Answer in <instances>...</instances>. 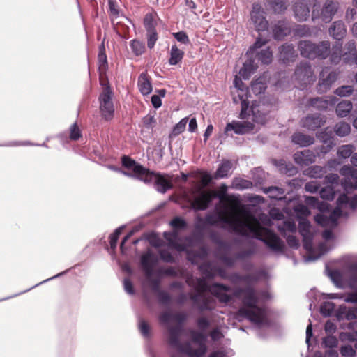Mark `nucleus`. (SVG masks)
Wrapping results in <instances>:
<instances>
[{"mask_svg": "<svg viewBox=\"0 0 357 357\" xmlns=\"http://www.w3.org/2000/svg\"><path fill=\"white\" fill-rule=\"evenodd\" d=\"M204 222L208 226L222 229L228 227L231 231L243 236H248L249 232L275 252H282L284 247L282 241L273 231L261 227L257 220L256 222L255 220L241 218L234 211L229 212L227 208L216 213H207Z\"/></svg>", "mask_w": 357, "mask_h": 357, "instance_id": "nucleus-1", "label": "nucleus"}, {"mask_svg": "<svg viewBox=\"0 0 357 357\" xmlns=\"http://www.w3.org/2000/svg\"><path fill=\"white\" fill-rule=\"evenodd\" d=\"M233 296L242 302V306L236 314L239 320L246 319L259 328L267 324L266 310L257 305L258 294L253 287L237 288L234 291Z\"/></svg>", "mask_w": 357, "mask_h": 357, "instance_id": "nucleus-2", "label": "nucleus"}, {"mask_svg": "<svg viewBox=\"0 0 357 357\" xmlns=\"http://www.w3.org/2000/svg\"><path fill=\"white\" fill-rule=\"evenodd\" d=\"M206 278L205 275L202 278H197L195 284L189 279L187 280L188 284L193 287L195 290V293L189 294V299L201 312L212 311L215 308L216 305V301L213 297L204 294L206 291L210 292L211 285L207 283Z\"/></svg>", "mask_w": 357, "mask_h": 357, "instance_id": "nucleus-3", "label": "nucleus"}, {"mask_svg": "<svg viewBox=\"0 0 357 357\" xmlns=\"http://www.w3.org/2000/svg\"><path fill=\"white\" fill-rule=\"evenodd\" d=\"M234 84L235 87L239 91L238 96H234L233 100L236 103H238V102L241 103V111L239 116L240 119H246L250 115V112H251L253 121L257 123L264 124L265 123L266 113L261 112L258 109L259 105H256L255 103H252L250 109H249V101L248 100L246 93L241 87L243 85L241 79L236 76Z\"/></svg>", "mask_w": 357, "mask_h": 357, "instance_id": "nucleus-4", "label": "nucleus"}, {"mask_svg": "<svg viewBox=\"0 0 357 357\" xmlns=\"http://www.w3.org/2000/svg\"><path fill=\"white\" fill-rule=\"evenodd\" d=\"M216 243L218 248L215 251V257L227 267H233L237 261L248 259L255 253L253 249H248L241 250L231 255V246L229 243L221 240L217 241Z\"/></svg>", "mask_w": 357, "mask_h": 357, "instance_id": "nucleus-5", "label": "nucleus"}, {"mask_svg": "<svg viewBox=\"0 0 357 357\" xmlns=\"http://www.w3.org/2000/svg\"><path fill=\"white\" fill-rule=\"evenodd\" d=\"M209 191L212 195V199L217 197L220 201H226L232 205L231 211H238L242 218H245L248 220H255V221L257 222V218L252 214L249 208L245 205L241 204L238 197L227 195V186L225 184L220 185L218 193L212 190Z\"/></svg>", "mask_w": 357, "mask_h": 357, "instance_id": "nucleus-6", "label": "nucleus"}, {"mask_svg": "<svg viewBox=\"0 0 357 357\" xmlns=\"http://www.w3.org/2000/svg\"><path fill=\"white\" fill-rule=\"evenodd\" d=\"M170 225L174 231L171 234L165 233V237L169 241V245L177 251H186L187 245L178 241V233L176 231L186 228V221L181 217H176L171 220Z\"/></svg>", "mask_w": 357, "mask_h": 357, "instance_id": "nucleus-7", "label": "nucleus"}, {"mask_svg": "<svg viewBox=\"0 0 357 357\" xmlns=\"http://www.w3.org/2000/svg\"><path fill=\"white\" fill-rule=\"evenodd\" d=\"M141 181L147 184L153 183L155 189L162 194H165L173 188L171 181L163 175L150 171L149 169Z\"/></svg>", "mask_w": 357, "mask_h": 357, "instance_id": "nucleus-8", "label": "nucleus"}, {"mask_svg": "<svg viewBox=\"0 0 357 357\" xmlns=\"http://www.w3.org/2000/svg\"><path fill=\"white\" fill-rule=\"evenodd\" d=\"M192 340L195 343L199 344V348L194 349L191 347L190 344H185V354L190 357H202L204 356L207 351L206 341L207 340L208 335L202 331L191 332Z\"/></svg>", "mask_w": 357, "mask_h": 357, "instance_id": "nucleus-9", "label": "nucleus"}, {"mask_svg": "<svg viewBox=\"0 0 357 357\" xmlns=\"http://www.w3.org/2000/svg\"><path fill=\"white\" fill-rule=\"evenodd\" d=\"M100 111L105 121L111 120L114 116V107L112 102V91L106 86L99 96Z\"/></svg>", "mask_w": 357, "mask_h": 357, "instance_id": "nucleus-10", "label": "nucleus"}, {"mask_svg": "<svg viewBox=\"0 0 357 357\" xmlns=\"http://www.w3.org/2000/svg\"><path fill=\"white\" fill-rule=\"evenodd\" d=\"M169 344L172 347L177 350L176 354H174L171 357H181L182 354H185V344H183L180 341V337L182 332V326H169Z\"/></svg>", "mask_w": 357, "mask_h": 357, "instance_id": "nucleus-11", "label": "nucleus"}, {"mask_svg": "<svg viewBox=\"0 0 357 357\" xmlns=\"http://www.w3.org/2000/svg\"><path fill=\"white\" fill-rule=\"evenodd\" d=\"M251 22L257 31H264L268 29V22L265 17V11L261 4L253 3L250 13Z\"/></svg>", "mask_w": 357, "mask_h": 357, "instance_id": "nucleus-12", "label": "nucleus"}, {"mask_svg": "<svg viewBox=\"0 0 357 357\" xmlns=\"http://www.w3.org/2000/svg\"><path fill=\"white\" fill-rule=\"evenodd\" d=\"M340 174L344 178L341 181V185L346 191L357 189V169L350 166H343Z\"/></svg>", "mask_w": 357, "mask_h": 357, "instance_id": "nucleus-13", "label": "nucleus"}, {"mask_svg": "<svg viewBox=\"0 0 357 357\" xmlns=\"http://www.w3.org/2000/svg\"><path fill=\"white\" fill-rule=\"evenodd\" d=\"M338 77V73L336 70H330L325 68L320 73L317 90L319 93L326 92L335 83Z\"/></svg>", "mask_w": 357, "mask_h": 357, "instance_id": "nucleus-14", "label": "nucleus"}, {"mask_svg": "<svg viewBox=\"0 0 357 357\" xmlns=\"http://www.w3.org/2000/svg\"><path fill=\"white\" fill-rule=\"evenodd\" d=\"M294 76L302 86L314 81L313 71L310 63L307 61L301 62L295 70Z\"/></svg>", "mask_w": 357, "mask_h": 357, "instance_id": "nucleus-15", "label": "nucleus"}, {"mask_svg": "<svg viewBox=\"0 0 357 357\" xmlns=\"http://www.w3.org/2000/svg\"><path fill=\"white\" fill-rule=\"evenodd\" d=\"M212 200V195L209 190H199L197 195L191 201L190 205L195 211H204L208 208Z\"/></svg>", "mask_w": 357, "mask_h": 357, "instance_id": "nucleus-16", "label": "nucleus"}, {"mask_svg": "<svg viewBox=\"0 0 357 357\" xmlns=\"http://www.w3.org/2000/svg\"><path fill=\"white\" fill-rule=\"evenodd\" d=\"M342 215V209L336 207L328 216L324 214H318L314 216V220L319 225L323 227L334 228L337 225V220Z\"/></svg>", "mask_w": 357, "mask_h": 357, "instance_id": "nucleus-17", "label": "nucleus"}, {"mask_svg": "<svg viewBox=\"0 0 357 357\" xmlns=\"http://www.w3.org/2000/svg\"><path fill=\"white\" fill-rule=\"evenodd\" d=\"M230 291L231 287L223 284L216 282L211 284L210 293L222 303H228L232 300V296L228 294Z\"/></svg>", "mask_w": 357, "mask_h": 357, "instance_id": "nucleus-18", "label": "nucleus"}, {"mask_svg": "<svg viewBox=\"0 0 357 357\" xmlns=\"http://www.w3.org/2000/svg\"><path fill=\"white\" fill-rule=\"evenodd\" d=\"M326 123V116L319 114H311L303 118L301 126L309 130H316Z\"/></svg>", "mask_w": 357, "mask_h": 357, "instance_id": "nucleus-19", "label": "nucleus"}, {"mask_svg": "<svg viewBox=\"0 0 357 357\" xmlns=\"http://www.w3.org/2000/svg\"><path fill=\"white\" fill-rule=\"evenodd\" d=\"M254 127V124L249 121H233L227 123L225 132L234 131L237 135H245L252 131Z\"/></svg>", "mask_w": 357, "mask_h": 357, "instance_id": "nucleus-20", "label": "nucleus"}, {"mask_svg": "<svg viewBox=\"0 0 357 357\" xmlns=\"http://www.w3.org/2000/svg\"><path fill=\"white\" fill-rule=\"evenodd\" d=\"M121 163L125 168L132 170L136 174V178L140 181L148 170L128 155L122 156Z\"/></svg>", "mask_w": 357, "mask_h": 357, "instance_id": "nucleus-21", "label": "nucleus"}, {"mask_svg": "<svg viewBox=\"0 0 357 357\" xmlns=\"http://www.w3.org/2000/svg\"><path fill=\"white\" fill-rule=\"evenodd\" d=\"M140 262L146 278H150L152 277L154 266L157 263V258L149 250L142 255Z\"/></svg>", "mask_w": 357, "mask_h": 357, "instance_id": "nucleus-22", "label": "nucleus"}, {"mask_svg": "<svg viewBox=\"0 0 357 357\" xmlns=\"http://www.w3.org/2000/svg\"><path fill=\"white\" fill-rule=\"evenodd\" d=\"M298 228L299 233L303 237V246L306 250H309L312 246V241L310 222L306 218H301Z\"/></svg>", "mask_w": 357, "mask_h": 357, "instance_id": "nucleus-23", "label": "nucleus"}, {"mask_svg": "<svg viewBox=\"0 0 357 357\" xmlns=\"http://www.w3.org/2000/svg\"><path fill=\"white\" fill-rule=\"evenodd\" d=\"M316 136L321 142L326 145V146H323L321 147V151L322 153H328L335 146L333 141V132L331 128H325L320 132H317Z\"/></svg>", "mask_w": 357, "mask_h": 357, "instance_id": "nucleus-24", "label": "nucleus"}, {"mask_svg": "<svg viewBox=\"0 0 357 357\" xmlns=\"http://www.w3.org/2000/svg\"><path fill=\"white\" fill-rule=\"evenodd\" d=\"M199 270L203 275L206 278H213L215 275H218L222 278H227V274L226 271L212 262H207L202 264L199 266Z\"/></svg>", "mask_w": 357, "mask_h": 357, "instance_id": "nucleus-25", "label": "nucleus"}, {"mask_svg": "<svg viewBox=\"0 0 357 357\" xmlns=\"http://www.w3.org/2000/svg\"><path fill=\"white\" fill-rule=\"evenodd\" d=\"M296 57L297 54L292 44L285 43L279 47V59L283 63L293 62Z\"/></svg>", "mask_w": 357, "mask_h": 357, "instance_id": "nucleus-26", "label": "nucleus"}, {"mask_svg": "<svg viewBox=\"0 0 357 357\" xmlns=\"http://www.w3.org/2000/svg\"><path fill=\"white\" fill-rule=\"evenodd\" d=\"M337 102L334 96H326L325 98H314L309 100V105L319 110H326L333 107Z\"/></svg>", "mask_w": 357, "mask_h": 357, "instance_id": "nucleus-27", "label": "nucleus"}, {"mask_svg": "<svg viewBox=\"0 0 357 357\" xmlns=\"http://www.w3.org/2000/svg\"><path fill=\"white\" fill-rule=\"evenodd\" d=\"M316 155L311 150L306 149L294 154L295 162L301 166H307L315 161Z\"/></svg>", "mask_w": 357, "mask_h": 357, "instance_id": "nucleus-28", "label": "nucleus"}, {"mask_svg": "<svg viewBox=\"0 0 357 357\" xmlns=\"http://www.w3.org/2000/svg\"><path fill=\"white\" fill-rule=\"evenodd\" d=\"M294 15L299 22H304L310 16V8L306 0H298L294 4Z\"/></svg>", "mask_w": 357, "mask_h": 357, "instance_id": "nucleus-29", "label": "nucleus"}, {"mask_svg": "<svg viewBox=\"0 0 357 357\" xmlns=\"http://www.w3.org/2000/svg\"><path fill=\"white\" fill-rule=\"evenodd\" d=\"M314 44L310 40H303L298 42V49L301 56L314 60Z\"/></svg>", "mask_w": 357, "mask_h": 357, "instance_id": "nucleus-30", "label": "nucleus"}, {"mask_svg": "<svg viewBox=\"0 0 357 357\" xmlns=\"http://www.w3.org/2000/svg\"><path fill=\"white\" fill-rule=\"evenodd\" d=\"M276 227L283 237H286L290 234L296 233L297 229L295 222L291 218L284 219L278 222Z\"/></svg>", "mask_w": 357, "mask_h": 357, "instance_id": "nucleus-31", "label": "nucleus"}, {"mask_svg": "<svg viewBox=\"0 0 357 357\" xmlns=\"http://www.w3.org/2000/svg\"><path fill=\"white\" fill-rule=\"evenodd\" d=\"M338 9V3L333 1H326L321 10V19L325 23L330 22Z\"/></svg>", "mask_w": 357, "mask_h": 357, "instance_id": "nucleus-32", "label": "nucleus"}, {"mask_svg": "<svg viewBox=\"0 0 357 357\" xmlns=\"http://www.w3.org/2000/svg\"><path fill=\"white\" fill-rule=\"evenodd\" d=\"M331 52L329 41H321L314 44V59L324 60L328 57Z\"/></svg>", "mask_w": 357, "mask_h": 357, "instance_id": "nucleus-33", "label": "nucleus"}, {"mask_svg": "<svg viewBox=\"0 0 357 357\" xmlns=\"http://www.w3.org/2000/svg\"><path fill=\"white\" fill-rule=\"evenodd\" d=\"M137 85L140 93L143 96H147L152 91V84L151 78L149 77L146 73H142L137 81Z\"/></svg>", "mask_w": 357, "mask_h": 357, "instance_id": "nucleus-34", "label": "nucleus"}, {"mask_svg": "<svg viewBox=\"0 0 357 357\" xmlns=\"http://www.w3.org/2000/svg\"><path fill=\"white\" fill-rule=\"evenodd\" d=\"M290 33V27L284 21H278L273 28V36L276 40H282Z\"/></svg>", "mask_w": 357, "mask_h": 357, "instance_id": "nucleus-35", "label": "nucleus"}, {"mask_svg": "<svg viewBox=\"0 0 357 357\" xmlns=\"http://www.w3.org/2000/svg\"><path fill=\"white\" fill-rule=\"evenodd\" d=\"M346 32L344 23L340 20L334 22L329 29V34L339 42L344 38Z\"/></svg>", "mask_w": 357, "mask_h": 357, "instance_id": "nucleus-36", "label": "nucleus"}, {"mask_svg": "<svg viewBox=\"0 0 357 357\" xmlns=\"http://www.w3.org/2000/svg\"><path fill=\"white\" fill-rule=\"evenodd\" d=\"M233 163L229 160H223L214 174L216 179L227 178L231 174Z\"/></svg>", "mask_w": 357, "mask_h": 357, "instance_id": "nucleus-37", "label": "nucleus"}, {"mask_svg": "<svg viewBox=\"0 0 357 357\" xmlns=\"http://www.w3.org/2000/svg\"><path fill=\"white\" fill-rule=\"evenodd\" d=\"M257 66L251 58L248 59L239 70V75L243 79H249L251 75L255 72Z\"/></svg>", "mask_w": 357, "mask_h": 357, "instance_id": "nucleus-38", "label": "nucleus"}, {"mask_svg": "<svg viewBox=\"0 0 357 357\" xmlns=\"http://www.w3.org/2000/svg\"><path fill=\"white\" fill-rule=\"evenodd\" d=\"M292 142L301 147H306L314 142V138L309 135L301 132H295L291 137Z\"/></svg>", "mask_w": 357, "mask_h": 357, "instance_id": "nucleus-39", "label": "nucleus"}, {"mask_svg": "<svg viewBox=\"0 0 357 357\" xmlns=\"http://www.w3.org/2000/svg\"><path fill=\"white\" fill-rule=\"evenodd\" d=\"M349 328L353 331L351 332L341 333L340 338L342 341L355 342L354 347L357 349V322L350 323Z\"/></svg>", "mask_w": 357, "mask_h": 357, "instance_id": "nucleus-40", "label": "nucleus"}, {"mask_svg": "<svg viewBox=\"0 0 357 357\" xmlns=\"http://www.w3.org/2000/svg\"><path fill=\"white\" fill-rule=\"evenodd\" d=\"M158 16L156 13H147L144 18V26L146 31H155L158 26Z\"/></svg>", "mask_w": 357, "mask_h": 357, "instance_id": "nucleus-41", "label": "nucleus"}, {"mask_svg": "<svg viewBox=\"0 0 357 357\" xmlns=\"http://www.w3.org/2000/svg\"><path fill=\"white\" fill-rule=\"evenodd\" d=\"M184 52L177 47L176 45H173L170 50V57L169 59V63L172 66H176L181 63L184 56Z\"/></svg>", "mask_w": 357, "mask_h": 357, "instance_id": "nucleus-42", "label": "nucleus"}, {"mask_svg": "<svg viewBox=\"0 0 357 357\" xmlns=\"http://www.w3.org/2000/svg\"><path fill=\"white\" fill-rule=\"evenodd\" d=\"M324 296L328 299H343L346 303H357V292L349 293L347 296H344L342 294H324Z\"/></svg>", "mask_w": 357, "mask_h": 357, "instance_id": "nucleus-43", "label": "nucleus"}, {"mask_svg": "<svg viewBox=\"0 0 357 357\" xmlns=\"http://www.w3.org/2000/svg\"><path fill=\"white\" fill-rule=\"evenodd\" d=\"M342 44L337 41L336 43L331 47V52L329 54L330 61L332 64H337L341 61Z\"/></svg>", "mask_w": 357, "mask_h": 357, "instance_id": "nucleus-44", "label": "nucleus"}, {"mask_svg": "<svg viewBox=\"0 0 357 357\" xmlns=\"http://www.w3.org/2000/svg\"><path fill=\"white\" fill-rule=\"evenodd\" d=\"M263 192L265 194H268L271 199L282 200L285 198V191L282 188L271 186L263 188Z\"/></svg>", "mask_w": 357, "mask_h": 357, "instance_id": "nucleus-45", "label": "nucleus"}, {"mask_svg": "<svg viewBox=\"0 0 357 357\" xmlns=\"http://www.w3.org/2000/svg\"><path fill=\"white\" fill-rule=\"evenodd\" d=\"M353 108L352 102L349 100H344L337 104L336 114L340 117L347 116Z\"/></svg>", "mask_w": 357, "mask_h": 357, "instance_id": "nucleus-46", "label": "nucleus"}, {"mask_svg": "<svg viewBox=\"0 0 357 357\" xmlns=\"http://www.w3.org/2000/svg\"><path fill=\"white\" fill-rule=\"evenodd\" d=\"M257 59L263 64H269L272 61L273 53L268 47L261 49L255 54Z\"/></svg>", "mask_w": 357, "mask_h": 357, "instance_id": "nucleus-47", "label": "nucleus"}, {"mask_svg": "<svg viewBox=\"0 0 357 357\" xmlns=\"http://www.w3.org/2000/svg\"><path fill=\"white\" fill-rule=\"evenodd\" d=\"M266 1L275 13H282L287 7V0H266Z\"/></svg>", "mask_w": 357, "mask_h": 357, "instance_id": "nucleus-48", "label": "nucleus"}, {"mask_svg": "<svg viewBox=\"0 0 357 357\" xmlns=\"http://www.w3.org/2000/svg\"><path fill=\"white\" fill-rule=\"evenodd\" d=\"M252 185L253 184L250 181L241 178H234L231 182V188L237 190L250 189Z\"/></svg>", "mask_w": 357, "mask_h": 357, "instance_id": "nucleus-49", "label": "nucleus"}, {"mask_svg": "<svg viewBox=\"0 0 357 357\" xmlns=\"http://www.w3.org/2000/svg\"><path fill=\"white\" fill-rule=\"evenodd\" d=\"M266 87L264 79L260 77L251 83L250 89L254 94L259 95L264 93Z\"/></svg>", "mask_w": 357, "mask_h": 357, "instance_id": "nucleus-50", "label": "nucleus"}, {"mask_svg": "<svg viewBox=\"0 0 357 357\" xmlns=\"http://www.w3.org/2000/svg\"><path fill=\"white\" fill-rule=\"evenodd\" d=\"M334 132L337 136L343 137L347 136L350 133L351 126L348 123L341 121L335 126Z\"/></svg>", "mask_w": 357, "mask_h": 357, "instance_id": "nucleus-51", "label": "nucleus"}, {"mask_svg": "<svg viewBox=\"0 0 357 357\" xmlns=\"http://www.w3.org/2000/svg\"><path fill=\"white\" fill-rule=\"evenodd\" d=\"M326 173L325 167L314 165L305 170V174L312 178H321Z\"/></svg>", "mask_w": 357, "mask_h": 357, "instance_id": "nucleus-52", "label": "nucleus"}, {"mask_svg": "<svg viewBox=\"0 0 357 357\" xmlns=\"http://www.w3.org/2000/svg\"><path fill=\"white\" fill-rule=\"evenodd\" d=\"M305 203L314 208H317L320 211H325L328 209V204L324 202H319L317 197H306Z\"/></svg>", "mask_w": 357, "mask_h": 357, "instance_id": "nucleus-53", "label": "nucleus"}, {"mask_svg": "<svg viewBox=\"0 0 357 357\" xmlns=\"http://www.w3.org/2000/svg\"><path fill=\"white\" fill-rule=\"evenodd\" d=\"M355 147L352 144H346L339 146L337 151V155L341 158H348L353 153Z\"/></svg>", "mask_w": 357, "mask_h": 357, "instance_id": "nucleus-54", "label": "nucleus"}, {"mask_svg": "<svg viewBox=\"0 0 357 357\" xmlns=\"http://www.w3.org/2000/svg\"><path fill=\"white\" fill-rule=\"evenodd\" d=\"M130 47L131 48L132 52L136 56L142 55L145 51L144 44L138 40H131L130 42Z\"/></svg>", "mask_w": 357, "mask_h": 357, "instance_id": "nucleus-55", "label": "nucleus"}, {"mask_svg": "<svg viewBox=\"0 0 357 357\" xmlns=\"http://www.w3.org/2000/svg\"><path fill=\"white\" fill-rule=\"evenodd\" d=\"M266 43L267 41L266 40H262L261 38H257L255 43L249 47L246 54L248 56L257 54V52H259V50L264 46Z\"/></svg>", "mask_w": 357, "mask_h": 357, "instance_id": "nucleus-56", "label": "nucleus"}, {"mask_svg": "<svg viewBox=\"0 0 357 357\" xmlns=\"http://www.w3.org/2000/svg\"><path fill=\"white\" fill-rule=\"evenodd\" d=\"M319 195L322 199L333 200L335 197L334 188L331 185H327L320 190Z\"/></svg>", "mask_w": 357, "mask_h": 357, "instance_id": "nucleus-57", "label": "nucleus"}, {"mask_svg": "<svg viewBox=\"0 0 357 357\" xmlns=\"http://www.w3.org/2000/svg\"><path fill=\"white\" fill-rule=\"evenodd\" d=\"M138 328L140 331V333L145 338H150L151 337V331L150 326L149 324L144 319H139L138 322Z\"/></svg>", "mask_w": 357, "mask_h": 357, "instance_id": "nucleus-58", "label": "nucleus"}, {"mask_svg": "<svg viewBox=\"0 0 357 357\" xmlns=\"http://www.w3.org/2000/svg\"><path fill=\"white\" fill-rule=\"evenodd\" d=\"M230 280L234 282H245L246 283H251L256 280L255 277L251 275H241L238 273L231 275Z\"/></svg>", "mask_w": 357, "mask_h": 357, "instance_id": "nucleus-59", "label": "nucleus"}, {"mask_svg": "<svg viewBox=\"0 0 357 357\" xmlns=\"http://www.w3.org/2000/svg\"><path fill=\"white\" fill-rule=\"evenodd\" d=\"M188 119L185 117L182 119L178 123H176L172 130V135L174 136H177L182 133L186 127V124L188 123Z\"/></svg>", "mask_w": 357, "mask_h": 357, "instance_id": "nucleus-60", "label": "nucleus"}, {"mask_svg": "<svg viewBox=\"0 0 357 357\" xmlns=\"http://www.w3.org/2000/svg\"><path fill=\"white\" fill-rule=\"evenodd\" d=\"M147 37V47L149 49H153L158 39L157 31H146Z\"/></svg>", "mask_w": 357, "mask_h": 357, "instance_id": "nucleus-61", "label": "nucleus"}, {"mask_svg": "<svg viewBox=\"0 0 357 357\" xmlns=\"http://www.w3.org/2000/svg\"><path fill=\"white\" fill-rule=\"evenodd\" d=\"M335 305L329 301L324 302L320 307L321 313L325 317L331 315L334 310Z\"/></svg>", "mask_w": 357, "mask_h": 357, "instance_id": "nucleus-62", "label": "nucleus"}, {"mask_svg": "<svg viewBox=\"0 0 357 357\" xmlns=\"http://www.w3.org/2000/svg\"><path fill=\"white\" fill-rule=\"evenodd\" d=\"M196 324L199 330L204 332H205L211 326L210 320L204 316H201L197 318Z\"/></svg>", "mask_w": 357, "mask_h": 357, "instance_id": "nucleus-63", "label": "nucleus"}, {"mask_svg": "<svg viewBox=\"0 0 357 357\" xmlns=\"http://www.w3.org/2000/svg\"><path fill=\"white\" fill-rule=\"evenodd\" d=\"M328 276L336 286L339 287H341V284L342 282V275L339 271L334 270L329 271Z\"/></svg>", "mask_w": 357, "mask_h": 357, "instance_id": "nucleus-64", "label": "nucleus"}]
</instances>
